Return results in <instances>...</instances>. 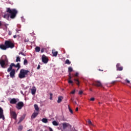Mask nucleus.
I'll return each instance as SVG.
<instances>
[{
	"label": "nucleus",
	"mask_w": 131,
	"mask_h": 131,
	"mask_svg": "<svg viewBox=\"0 0 131 131\" xmlns=\"http://www.w3.org/2000/svg\"><path fill=\"white\" fill-rule=\"evenodd\" d=\"M7 12L10 14V18L11 19H14V18L16 17L17 14H18V11L17 10L15 9H11L10 8H7Z\"/></svg>",
	"instance_id": "obj_1"
},
{
	"label": "nucleus",
	"mask_w": 131,
	"mask_h": 131,
	"mask_svg": "<svg viewBox=\"0 0 131 131\" xmlns=\"http://www.w3.org/2000/svg\"><path fill=\"white\" fill-rule=\"evenodd\" d=\"M29 72V71H28V70H25L24 69H21L20 71L19 74L18 75V77L20 79L25 78V77H26L25 75H27V74H28Z\"/></svg>",
	"instance_id": "obj_2"
},
{
	"label": "nucleus",
	"mask_w": 131,
	"mask_h": 131,
	"mask_svg": "<svg viewBox=\"0 0 131 131\" xmlns=\"http://www.w3.org/2000/svg\"><path fill=\"white\" fill-rule=\"evenodd\" d=\"M4 45L6 46L7 49H13L15 47V44L11 40H6Z\"/></svg>",
	"instance_id": "obj_3"
},
{
	"label": "nucleus",
	"mask_w": 131,
	"mask_h": 131,
	"mask_svg": "<svg viewBox=\"0 0 131 131\" xmlns=\"http://www.w3.org/2000/svg\"><path fill=\"white\" fill-rule=\"evenodd\" d=\"M0 65L2 68H7L8 65H9L8 59L7 58L5 59H0Z\"/></svg>",
	"instance_id": "obj_4"
},
{
	"label": "nucleus",
	"mask_w": 131,
	"mask_h": 131,
	"mask_svg": "<svg viewBox=\"0 0 131 131\" xmlns=\"http://www.w3.org/2000/svg\"><path fill=\"white\" fill-rule=\"evenodd\" d=\"M23 107H24V103H23L22 101L18 102L16 105V108L18 110H21Z\"/></svg>",
	"instance_id": "obj_5"
},
{
	"label": "nucleus",
	"mask_w": 131,
	"mask_h": 131,
	"mask_svg": "<svg viewBox=\"0 0 131 131\" xmlns=\"http://www.w3.org/2000/svg\"><path fill=\"white\" fill-rule=\"evenodd\" d=\"M62 124L63 129H66V128H69L70 129L72 127L71 125L68 123H63Z\"/></svg>",
	"instance_id": "obj_6"
},
{
	"label": "nucleus",
	"mask_w": 131,
	"mask_h": 131,
	"mask_svg": "<svg viewBox=\"0 0 131 131\" xmlns=\"http://www.w3.org/2000/svg\"><path fill=\"white\" fill-rule=\"evenodd\" d=\"M42 62H43L44 64H47V63L49 62V58H48L45 55L42 56Z\"/></svg>",
	"instance_id": "obj_7"
},
{
	"label": "nucleus",
	"mask_w": 131,
	"mask_h": 131,
	"mask_svg": "<svg viewBox=\"0 0 131 131\" xmlns=\"http://www.w3.org/2000/svg\"><path fill=\"white\" fill-rule=\"evenodd\" d=\"M116 68L117 71H122L123 70V67L121 66L120 63H117Z\"/></svg>",
	"instance_id": "obj_8"
},
{
	"label": "nucleus",
	"mask_w": 131,
	"mask_h": 131,
	"mask_svg": "<svg viewBox=\"0 0 131 131\" xmlns=\"http://www.w3.org/2000/svg\"><path fill=\"white\" fill-rule=\"evenodd\" d=\"M1 118L3 119V120H5V116L4 115V110L2 107H0V119Z\"/></svg>",
	"instance_id": "obj_9"
},
{
	"label": "nucleus",
	"mask_w": 131,
	"mask_h": 131,
	"mask_svg": "<svg viewBox=\"0 0 131 131\" xmlns=\"http://www.w3.org/2000/svg\"><path fill=\"white\" fill-rule=\"evenodd\" d=\"M94 85H95V86H100V88H103V85L100 81H96L95 83L94 84Z\"/></svg>",
	"instance_id": "obj_10"
},
{
	"label": "nucleus",
	"mask_w": 131,
	"mask_h": 131,
	"mask_svg": "<svg viewBox=\"0 0 131 131\" xmlns=\"http://www.w3.org/2000/svg\"><path fill=\"white\" fill-rule=\"evenodd\" d=\"M15 69H12L10 73V77L14 78V77H15Z\"/></svg>",
	"instance_id": "obj_11"
},
{
	"label": "nucleus",
	"mask_w": 131,
	"mask_h": 131,
	"mask_svg": "<svg viewBox=\"0 0 131 131\" xmlns=\"http://www.w3.org/2000/svg\"><path fill=\"white\" fill-rule=\"evenodd\" d=\"M38 115V112H35V111L31 117V119H34V118H35V117H36V116H37Z\"/></svg>",
	"instance_id": "obj_12"
},
{
	"label": "nucleus",
	"mask_w": 131,
	"mask_h": 131,
	"mask_svg": "<svg viewBox=\"0 0 131 131\" xmlns=\"http://www.w3.org/2000/svg\"><path fill=\"white\" fill-rule=\"evenodd\" d=\"M14 66H15V63H12L9 68L7 69V71L8 72H10V71H12V70H13V67H14Z\"/></svg>",
	"instance_id": "obj_13"
},
{
	"label": "nucleus",
	"mask_w": 131,
	"mask_h": 131,
	"mask_svg": "<svg viewBox=\"0 0 131 131\" xmlns=\"http://www.w3.org/2000/svg\"><path fill=\"white\" fill-rule=\"evenodd\" d=\"M0 49H1V50H3L4 51H5L7 50V49L8 48L6 45H0Z\"/></svg>",
	"instance_id": "obj_14"
},
{
	"label": "nucleus",
	"mask_w": 131,
	"mask_h": 131,
	"mask_svg": "<svg viewBox=\"0 0 131 131\" xmlns=\"http://www.w3.org/2000/svg\"><path fill=\"white\" fill-rule=\"evenodd\" d=\"M11 116L13 117L14 119H16L17 118V114L15 112H11Z\"/></svg>",
	"instance_id": "obj_15"
},
{
	"label": "nucleus",
	"mask_w": 131,
	"mask_h": 131,
	"mask_svg": "<svg viewBox=\"0 0 131 131\" xmlns=\"http://www.w3.org/2000/svg\"><path fill=\"white\" fill-rule=\"evenodd\" d=\"M72 78V77H71V76H69L68 83H71V84L73 85V84H72L73 83V81L71 80Z\"/></svg>",
	"instance_id": "obj_16"
},
{
	"label": "nucleus",
	"mask_w": 131,
	"mask_h": 131,
	"mask_svg": "<svg viewBox=\"0 0 131 131\" xmlns=\"http://www.w3.org/2000/svg\"><path fill=\"white\" fill-rule=\"evenodd\" d=\"M10 104H16L17 103V99L13 98L10 100Z\"/></svg>",
	"instance_id": "obj_17"
},
{
	"label": "nucleus",
	"mask_w": 131,
	"mask_h": 131,
	"mask_svg": "<svg viewBox=\"0 0 131 131\" xmlns=\"http://www.w3.org/2000/svg\"><path fill=\"white\" fill-rule=\"evenodd\" d=\"M52 54L53 57H57L58 56V52L55 51V50H52Z\"/></svg>",
	"instance_id": "obj_18"
},
{
	"label": "nucleus",
	"mask_w": 131,
	"mask_h": 131,
	"mask_svg": "<svg viewBox=\"0 0 131 131\" xmlns=\"http://www.w3.org/2000/svg\"><path fill=\"white\" fill-rule=\"evenodd\" d=\"M34 107L36 112H39V107H38V105H37V104H34Z\"/></svg>",
	"instance_id": "obj_19"
},
{
	"label": "nucleus",
	"mask_w": 131,
	"mask_h": 131,
	"mask_svg": "<svg viewBox=\"0 0 131 131\" xmlns=\"http://www.w3.org/2000/svg\"><path fill=\"white\" fill-rule=\"evenodd\" d=\"M32 95H35V93H36V89H35V87H33L32 89H31Z\"/></svg>",
	"instance_id": "obj_20"
},
{
	"label": "nucleus",
	"mask_w": 131,
	"mask_h": 131,
	"mask_svg": "<svg viewBox=\"0 0 131 131\" xmlns=\"http://www.w3.org/2000/svg\"><path fill=\"white\" fill-rule=\"evenodd\" d=\"M62 99H63V97L59 96L58 98L57 103H60L61 102H62Z\"/></svg>",
	"instance_id": "obj_21"
},
{
	"label": "nucleus",
	"mask_w": 131,
	"mask_h": 131,
	"mask_svg": "<svg viewBox=\"0 0 131 131\" xmlns=\"http://www.w3.org/2000/svg\"><path fill=\"white\" fill-rule=\"evenodd\" d=\"M14 67H15V68H18V69H20L21 66H20L19 63H17L16 64H14Z\"/></svg>",
	"instance_id": "obj_22"
},
{
	"label": "nucleus",
	"mask_w": 131,
	"mask_h": 131,
	"mask_svg": "<svg viewBox=\"0 0 131 131\" xmlns=\"http://www.w3.org/2000/svg\"><path fill=\"white\" fill-rule=\"evenodd\" d=\"M52 124L53 125H54V126H58V125H59V123L56 121H53L52 122Z\"/></svg>",
	"instance_id": "obj_23"
},
{
	"label": "nucleus",
	"mask_w": 131,
	"mask_h": 131,
	"mask_svg": "<svg viewBox=\"0 0 131 131\" xmlns=\"http://www.w3.org/2000/svg\"><path fill=\"white\" fill-rule=\"evenodd\" d=\"M74 80L75 82V83H76L78 85V86H79V84H80L79 80L78 79H74Z\"/></svg>",
	"instance_id": "obj_24"
},
{
	"label": "nucleus",
	"mask_w": 131,
	"mask_h": 131,
	"mask_svg": "<svg viewBox=\"0 0 131 131\" xmlns=\"http://www.w3.org/2000/svg\"><path fill=\"white\" fill-rule=\"evenodd\" d=\"M24 118H25V116H23L19 118V123L21 122L24 120Z\"/></svg>",
	"instance_id": "obj_25"
},
{
	"label": "nucleus",
	"mask_w": 131,
	"mask_h": 131,
	"mask_svg": "<svg viewBox=\"0 0 131 131\" xmlns=\"http://www.w3.org/2000/svg\"><path fill=\"white\" fill-rule=\"evenodd\" d=\"M35 50V52H36L37 53H39V52L40 51V48L38 47H36Z\"/></svg>",
	"instance_id": "obj_26"
},
{
	"label": "nucleus",
	"mask_w": 131,
	"mask_h": 131,
	"mask_svg": "<svg viewBox=\"0 0 131 131\" xmlns=\"http://www.w3.org/2000/svg\"><path fill=\"white\" fill-rule=\"evenodd\" d=\"M65 64H67L68 65H70V64H71V62L70 61V60H69V59H67L65 61Z\"/></svg>",
	"instance_id": "obj_27"
},
{
	"label": "nucleus",
	"mask_w": 131,
	"mask_h": 131,
	"mask_svg": "<svg viewBox=\"0 0 131 131\" xmlns=\"http://www.w3.org/2000/svg\"><path fill=\"white\" fill-rule=\"evenodd\" d=\"M73 71V69H72V67H69L68 68V72L71 73Z\"/></svg>",
	"instance_id": "obj_28"
},
{
	"label": "nucleus",
	"mask_w": 131,
	"mask_h": 131,
	"mask_svg": "<svg viewBox=\"0 0 131 131\" xmlns=\"http://www.w3.org/2000/svg\"><path fill=\"white\" fill-rule=\"evenodd\" d=\"M42 122H43V123H47V122H48V119H47V118H43L42 119Z\"/></svg>",
	"instance_id": "obj_29"
},
{
	"label": "nucleus",
	"mask_w": 131,
	"mask_h": 131,
	"mask_svg": "<svg viewBox=\"0 0 131 131\" xmlns=\"http://www.w3.org/2000/svg\"><path fill=\"white\" fill-rule=\"evenodd\" d=\"M16 62H21V59L19 56L16 57Z\"/></svg>",
	"instance_id": "obj_30"
},
{
	"label": "nucleus",
	"mask_w": 131,
	"mask_h": 131,
	"mask_svg": "<svg viewBox=\"0 0 131 131\" xmlns=\"http://www.w3.org/2000/svg\"><path fill=\"white\" fill-rule=\"evenodd\" d=\"M22 129H23V126H22V125L19 126L18 130L21 131V130H22Z\"/></svg>",
	"instance_id": "obj_31"
},
{
	"label": "nucleus",
	"mask_w": 131,
	"mask_h": 131,
	"mask_svg": "<svg viewBox=\"0 0 131 131\" xmlns=\"http://www.w3.org/2000/svg\"><path fill=\"white\" fill-rule=\"evenodd\" d=\"M28 64V61L27 59H25L24 61V65H27Z\"/></svg>",
	"instance_id": "obj_32"
},
{
	"label": "nucleus",
	"mask_w": 131,
	"mask_h": 131,
	"mask_svg": "<svg viewBox=\"0 0 131 131\" xmlns=\"http://www.w3.org/2000/svg\"><path fill=\"white\" fill-rule=\"evenodd\" d=\"M88 123L90 124V125H93V123H92V121H91V120H88Z\"/></svg>",
	"instance_id": "obj_33"
},
{
	"label": "nucleus",
	"mask_w": 131,
	"mask_h": 131,
	"mask_svg": "<svg viewBox=\"0 0 131 131\" xmlns=\"http://www.w3.org/2000/svg\"><path fill=\"white\" fill-rule=\"evenodd\" d=\"M18 55H22V56H26V55H25V54H24V53L23 52H19Z\"/></svg>",
	"instance_id": "obj_34"
},
{
	"label": "nucleus",
	"mask_w": 131,
	"mask_h": 131,
	"mask_svg": "<svg viewBox=\"0 0 131 131\" xmlns=\"http://www.w3.org/2000/svg\"><path fill=\"white\" fill-rule=\"evenodd\" d=\"M4 18H9V15L8 14H5L4 16Z\"/></svg>",
	"instance_id": "obj_35"
},
{
	"label": "nucleus",
	"mask_w": 131,
	"mask_h": 131,
	"mask_svg": "<svg viewBox=\"0 0 131 131\" xmlns=\"http://www.w3.org/2000/svg\"><path fill=\"white\" fill-rule=\"evenodd\" d=\"M40 52H41V53H43L45 52V49L44 48H42L41 49Z\"/></svg>",
	"instance_id": "obj_36"
},
{
	"label": "nucleus",
	"mask_w": 131,
	"mask_h": 131,
	"mask_svg": "<svg viewBox=\"0 0 131 131\" xmlns=\"http://www.w3.org/2000/svg\"><path fill=\"white\" fill-rule=\"evenodd\" d=\"M70 112L72 114H73V111H72V110L71 108L70 110H69Z\"/></svg>",
	"instance_id": "obj_37"
},
{
	"label": "nucleus",
	"mask_w": 131,
	"mask_h": 131,
	"mask_svg": "<svg viewBox=\"0 0 131 131\" xmlns=\"http://www.w3.org/2000/svg\"><path fill=\"white\" fill-rule=\"evenodd\" d=\"M90 101H95V98H94V97L91 98L90 99Z\"/></svg>",
	"instance_id": "obj_38"
},
{
	"label": "nucleus",
	"mask_w": 131,
	"mask_h": 131,
	"mask_svg": "<svg viewBox=\"0 0 131 131\" xmlns=\"http://www.w3.org/2000/svg\"><path fill=\"white\" fill-rule=\"evenodd\" d=\"M37 70L40 69V65H39V64L38 65V67H37Z\"/></svg>",
	"instance_id": "obj_39"
},
{
	"label": "nucleus",
	"mask_w": 131,
	"mask_h": 131,
	"mask_svg": "<svg viewBox=\"0 0 131 131\" xmlns=\"http://www.w3.org/2000/svg\"><path fill=\"white\" fill-rule=\"evenodd\" d=\"M71 94H75V90H73V91H72L71 92Z\"/></svg>",
	"instance_id": "obj_40"
},
{
	"label": "nucleus",
	"mask_w": 131,
	"mask_h": 131,
	"mask_svg": "<svg viewBox=\"0 0 131 131\" xmlns=\"http://www.w3.org/2000/svg\"><path fill=\"white\" fill-rule=\"evenodd\" d=\"M82 91H80L79 92V95H82Z\"/></svg>",
	"instance_id": "obj_41"
},
{
	"label": "nucleus",
	"mask_w": 131,
	"mask_h": 131,
	"mask_svg": "<svg viewBox=\"0 0 131 131\" xmlns=\"http://www.w3.org/2000/svg\"><path fill=\"white\" fill-rule=\"evenodd\" d=\"M75 76L76 77H77V76H78V73H76L75 74Z\"/></svg>",
	"instance_id": "obj_42"
},
{
	"label": "nucleus",
	"mask_w": 131,
	"mask_h": 131,
	"mask_svg": "<svg viewBox=\"0 0 131 131\" xmlns=\"http://www.w3.org/2000/svg\"><path fill=\"white\" fill-rule=\"evenodd\" d=\"M49 131H53V129L51 127H49Z\"/></svg>",
	"instance_id": "obj_43"
},
{
	"label": "nucleus",
	"mask_w": 131,
	"mask_h": 131,
	"mask_svg": "<svg viewBox=\"0 0 131 131\" xmlns=\"http://www.w3.org/2000/svg\"><path fill=\"white\" fill-rule=\"evenodd\" d=\"M9 35H12V32L10 31H9Z\"/></svg>",
	"instance_id": "obj_44"
},
{
	"label": "nucleus",
	"mask_w": 131,
	"mask_h": 131,
	"mask_svg": "<svg viewBox=\"0 0 131 131\" xmlns=\"http://www.w3.org/2000/svg\"><path fill=\"white\" fill-rule=\"evenodd\" d=\"M125 81H126V82L127 83H129V80H127V79H126L125 80Z\"/></svg>",
	"instance_id": "obj_45"
},
{
	"label": "nucleus",
	"mask_w": 131,
	"mask_h": 131,
	"mask_svg": "<svg viewBox=\"0 0 131 131\" xmlns=\"http://www.w3.org/2000/svg\"><path fill=\"white\" fill-rule=\"evenodd\" d=\"M115 82H116V81H113L112 82V84H114V83H115Z\"/></svg>",
	"instance_id": "obj_46"
},
{
	"label": "nucleus",
	"mask_w": 131,
	"mask_h": 131,
	"mask_svg": "<svg viewBox=\"0 0 131 131\" xmlns=\"http://www.w3.org/2000/svg\"><path fill=\"white\" fill-rule=\"evenodd\" d=\"M68 106L69 110H70V109H71V108L70 107V106L69 105H68Z\"/></svg>",
	"instance_id": "obj_47"
},
{
	"label": "nucleus",
	"mask_w": 131,
	"mask_h": 131,
	"mask_svg": "<svg viewBox=\"0 0 131 131\" xmlns=\"http://www.w3.org/2000/svg\"><path fill=\"white\" fill-rule=\"evenodd\" d=\"M75 111L76 112L78 111V107L76 108Z\"/></svg>",
	"instance_id": "obj_48"
},
{
	"label": "nucleus",
	"mask_w": 131,
	"mask_h": 131,
	"mask_svg": "<svg viewBox=\"0 0 131 131\" xmlns=\"http://www.w3.org/2000/svg\"><path fill=\"white\" fill-rule=\"evenodd\" d=\"M13 37H14V38H16L17 37V35H14V36H13Z\"/></svg>",
	"instance_id": "obj_49"
},
{
	"label": "nucleus",
	"mask_w": 131,
	"mask_h": 131,
	"mask_svg": "<svg viewBox=\"0 0 131 131\" xmlns=\"http://www.w3.org/2000/svg\"><path fill=\"white\" fill-rule=\"evenodd\" d=\"M74 103H75L76 105H77V102H76V101H74Z\"/></svg>",
	"instance_id": "obj_50"
},
{
	"label": "nucleus",
	"mask_w": 131,
	"mask_h": 131,
	"mask_svg": "<svg viewBox=\"0 0 131 131\" xmlns=\"http://www.w3.org/2000/svg\"><path fill=\"white\" fill-rule=\"evenodd\" d=\"M71 76V73H69V76Z\"/></svg>",
	"instance_id": "obj_51"
},
{
	"label": "nucleus",
	"mask_w": 131,
	"mask_h": 131,
	"mask_svg": "<svg viewBox=\"0 0 131 131\" xmlns=\"http://www.w3.org/2000/svg\"><path fill=\"white\" fill-rule=\"evenodd\" d=\"M50 100H52V99H53V97H52V96H50Z\"/></svg>",
	"instance_id": "obj_52"
},
{
	"label": "nucleus",
	"mask_w": 131,
	"mask_h": 131,
	"mask_svg": "<svg viewBox=\"0 0 131 131\" xmlns=\"http://www.w3.org/2000/svg\"><path fill=\"white\" fill-rule=\"evenodd\" d=\"M99 71H104V70H99Z\"/></svg>",
	"instance_id": "obj_53"
},
{
	"label": "nucleus",
	"mask_w": 131,
	"mask_h": 131,
	"mask_svg": "<svg viewBox=\"0 0 131 131\" xmlns=\"http://www.w3.org/2000/svg\"><path fill=\"white\" fill-rule=\"evenodd\" d=\"M52 96H53V94L51 93L50 94V97H52Z\"/></svg>",
	"instance_id": "obj_54"
},
{
	"label": "nucleus",
	"mask_w": 131,
	"mask_h": 131,
	"mask_svg": "<svg viewBox=\"0 0 131 131\" xmlns=\"http://www.w3.org/2000/svg\"><path fill=\"white\" fill-rule=\"evenodd\" d=\"M20 93H21V94H23V91H21Z\"/></svg>",
	"instance_id": "obj_55"
},
{
	"label": "nucleus",
	"mask_w": 131,
	"mask_h": 131,
	"mask_svg": "<svg viewBox=\"0 0 131 131\" xmlns=\"http://www.w3.org/2000/svg\"><path fill=\"white\" fill-rule=\"evenodd\" d=\"M90 91L91 92H92V90L91 89H90Z\"/></svg>",
	"instance_id": "obj_56"
}]
</instances>
